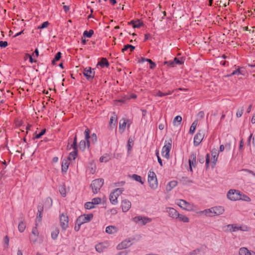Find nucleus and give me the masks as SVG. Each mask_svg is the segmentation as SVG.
<instances>
[{
  "label": "nucleus",
  "instance_id": "34",
  "mask_svg": "<svg viewBox=\"0 0 255 255\" xmlns=\"http://www.w3.org/2000/svg\"><path fill=\"white\" fill-rule=\"evenodd\" d=\"M25 228H26V226H25V224L24 223H23V222H21L20 223H19L18 226V231L20 233L23 232L25 229Z\"/></svg>",
  "mask_w": 255,
  "mask_h": 255
},
{
  "label": "nucleus",
  "instance_id": "49",
  "mask_svg": "<svg viewBox=\"0 0 255 255\" xmlns=\"http://www.w3.org/2000/svg\"><path fill=\"white\" fill-rule=\"evenodd\" d=\"M132 145H133V142L132 141H130V139H128V151L129 152L131 150V148L132 147Z\"/></svg>",
  "mask_w": 255,
  "mask_h": 255
},
{
  "label": "nucleus",
  "instance_id": "58",
  "mask_svg": "<svg viewBox=\"0 0 255 255\" xmlns=\"http://www.w3.org/2000/svg\"><path fill=\"white\" fill-rule=\"evenodd\" d=\"M209 162H210V157H209V154H207V156H206V165L207 168H208V167H209Z\"/></svg>",
  "mask_w": 255,
  "mask_h": 255
},
{
  "label": "nucleus",
  "instance_id": "8",
  "mask_svg": "<svg viewBox=\"0 0 255 255\" xmlns=\"http://www.w3.org/2000/svg\"><path fill=\"white\" fill-rule=\"evenodd\" d=\"M240 194L241 192L239 191L231 189L228 192L227 197L230 200L235 201L240 200Z\"/></svg>",
  "mask_w": 255,
  "mask_h": 255
},
{
  "label": "nucleus",
  "instance_id": "43",
  "mask_svg": "<svg viewBox=\"0 0 255 255\" xmlns=\"http://www.w3.org/2000/svg\"><path fill=\"white\" fill-rule=\"evenodd\" d=\"M92 202L93 205L95 206L96 205L99 204L101 202V199L100 198H94L92 200Z\"/></svg>",
  "mask_w": 255,
  "mask_h": 255
},
{
  "label": "nucleus",
  "instance_id": "12",
  "mask_svg": "<svg viewBox=\"0 0 255 255\" xmlns=\"http://www.w3.org/2000/svg\"><path fill=\"white\" fill-rule=\"evenodd\" d=\"M93 218V215L92 214H84L80 216L77 220L80 224H83L90 222Z\"/></svg>",
  "mask_w": 255,
  "mask_h": 255
},
{
  "label": "nucleus",
  "instance_id": "48",
  "mask_svg": "<svg viewBox=\"0 0 255 255\" xmlns=\"http://www.w3.org/2000/svg\"><path fill=\"white\" fill-rule=\"evenodd\" d=\"M42 210H38L37 213L36 220L38 221H40L42 218Z\"/></svg>",
  "mask_w": 255,
  "mask_h": 255
},
{
  "label": "nucleus",
  "instance_id": "31",
  "mask_svg": "<svg viewBox=\"0 0 255 255\" xmlns=\"http://www.w3.org/2000/svg\"><path fill=\"white\" fill-rule=\"evenodd\" d=\"M87 146L89 147L88 145V142L86 143V141L83 140H81L79 143V148L80 149L84 150L86 149Z\"/></svg>",
  "mask_w": 255,
  "mask_h": 255
},
{
  "label": "nucleus",
  "instance_id": "32",
  "mask_svg": "<svg viewBox=\"0 0 255 255\" xmlns=\"http://www.w3.org/2000/svg\"><path fill=\"white\" fill-rule=\"evenodd\" d=\"M135 47L134 46L127 44L125 45L124 47L122 49V52H124L125 51H127L128 49H129V51H132L134 49Z\"/></svg>",
  "mask_w": 255,
  "mask_h": 255
},
{
  "label": "nucleus",
  "instance_id": "15",
  "mask_svg": "<svg viewBox=\"0 0 255 255\" xmlns=\"http://www.w3.org/2000/svg\"><path fill=\"white\" fill-rule=\"evenodd\" d=\"M205 134L203 131L200 130L194 136V144L195 146H197L200 144L204 138Z\"/></svg>",
  "mask_w": 255,
  "mask_h": 255
},
{
  "label": "nucleus",
  "instance_id": "2",
  "mask_svg": "<svg viewBox=\"0 0 255 255\" xmlns=\"http://www.w3.org/2000/svg\"><path fill=\"white\" fill-rule=\"evenodd\" d=\"M124 191V188H119L115 189L110 193L109 199L112 204L115 205L118 203V197L123 193Z\"/></svg>",
  "mask_w": 255,
  "mask_h": 255
},
{
  "label": "nucleus",
  "instance_id": "51",
  "mask_svg": "<svg viewBox=\"0 0 255 255\" xmlns=\"http://www.w3.org/2000/svg\"><path fill=\"white\" fill-rule=\"evenodd\" d=\"M146 61L149 62V64L151 65L150 67L151 69H152L155 67V64L153 62H152V61L151 59H147L146 60Z\"/></svg>",
  "mask_w": 255,
  "mask_h": 255
},
{
  "label": "nucleus",
  "instance_id": "4",
  "mask_svg": "<svg viewBox=\"0 0 255 255\" xmlns=\"http://www.w3.org/2000/svg\"><path fill=\"white\" fill-rule=\"evenodd\" d=\"M176 203L181 209L187 211H193L194 208V206L193 204L188 202L184 200H177L176 201Z\"/></svg>",
  "mask_w": 255,
  "mask_h": 255
},
{
  "label": "nucleus",
  "instance_id": "26",
  "mask_svg": "<svg viewBox=\"0 0 255 255\" xmlns=\"http://www.w3.org/2000/svg\"><path fill=\"white\" fill-rule=\"evenodd\" d=\"M177 184V182L174 180L168 182L166 186V190L168 191L171 190Z\"/></svg>",
  "mask_w": 255,
  "mask_h": 255
},
{
  "label": "nucleus",
  "instance_id": "41",
  "mask_svg": "<svg viewBox=\"0 0 255 255\" xmlns=\"http://www.w3.org/2000/svg\"><path fill=\"white\" fill-rule=\"evenodd\" d=\"M59 192H60L61 195L63 197H65L66 196V191L65 187L64 186H62L60 187V188H59Z\"/></svg>",
  "mask_w": 255,
  "mask_h": 255
},
{
  "label": "nucleus",
  "instance_id": "18",
  "mask_svg": "<svg viewBox=\"0 0 255 255\" xmlns=\"http://www.w3.org/2000/svg\"><path fill=\"white\" fill-rule=\"evenodd\" d=\"M131 202L127 200L124 199L121 202V208L123 212H128L130 208H131Z\"/></svg>",
  "mask_w": 255,
  "mask_h": 255
},
{
  "label": "nucleus",
  "instance_id": "46",
  "mask_svg": "<svg viewBox=\"0 0 255 255\" xmlns=\"http://www.w3.org/2000/svg\"><path fill=\"white\" fill-rule=\"evenodd\" d=\"M49 24V23L48 21H45L41 24V25L38 27V29H43L46 28Z\"/></svg>",
  "mask_w": 255,
  "mask_h": 255
},
{
  "label": "nucleus",
  "instance_id": "9",
  "mask_svg": "<svg viewBox=\"0 0 255 255\" xmlns=\"http://www.w3.org/2000/svg\"><path fill=\"white\" fill-rule=\"evenodd\" d=\"M228 229L231 232H237L241 230L244 232H248L249 231V228L246 226H239L237 224H230L227 226Z\"/></svg>",
  "mask_w": 255,
  "mask_h": 255
},
{
  "label": "nucleus",
  "instance_id": "22",
  "mask_svg": "<svg viewBox=\"0 0 255 255\" xmlns=\"http://www.w3.org/2000/svg\"><path fill=\"white\" fill-rule=\"evenodd\" d=\"M254 253L246 247H242L239 250V255H254Z\"/></svg>",
  "mask_w": 255,
  "mask_h": 255
},
{
  "label": "nucleus",
  "instance_id": "24",
  "mask_svg": "<svg viewBox=\"0 0 255 255\" xmlns=\"http://www.w3.org/2000/svg\"><path fill=\"white\" fill-rule=\"evenodd\" d=\"M211 155L212 157V163L213 164V166H214V165L216 164V163L217 161L218 157V155H219V154L217 152V149H214L212 150V151H211Z\"/></svg>",
  "mask_w": 255,
  "mask_h": 255
},
{
  "label": "nucleus",
  "instance_id": "25",
  "mask_svg": "<svg viewBox=\"0 0 255 255\" xmlns=\"http://www.w3.org/2000/svg\"><path fill=\"white\" fill-rule=\"evenodd\" d=\"M177 219L179 220V221L185 223H189L190 221L188 217L184 215L180 214L179 213L178 214V216L177 217Z\"/></svg>",
  "mask_w": 255,
  "mask_h": 255
},
{
  "label": "nucleus",
  "instance_id": "36",
  "mask_svg": "<svg viewBox=\"0 0 255 255\" xmlns=\"http://www.w3.org/2000/svg\"><path fill=\"white\" fill-rule=\"evenodd\" d=\"M94 34V31L93 30H90L89 31H85L83 33V36L88 38H90Z\"/></svg>",
  "mask_w": 255,
  "mask_h": 255
},
{
  "label": "nucleus",
  "instance_id": "21",
  "mask_svg": "<svg viewBox=\"0 0 255 255\" xmlns=\"http://www.w3.org/2000/svg\"><path fill=\"white\" fill-rule=\"evenodd\" d=\"M128 120L123 119L120 120L119 123V131L121 133H123L125 131Z\"/></svg>",
  "mask_w": 255,
  "mask_h": 255
},
{
  "label": "nucleus",
  "instance_id": "55",
  "mask_svg": "<svg viewBox=\"0 0 255 255\" xmlns=\"http://www.w3.org/2000/svg\"><path fill=\"white\" fill-rule=\"evenodd\" d=\"M45 132V130L43 129L42 131H40V133L38 134H37L35 136L36 138H39L41 137V136H42Z\"/></svg>",
  "mask_w": 255,
  "mask_h": 255
},
{
  "label": "nucleus",
  "instance_id": "60",
  "mask_svg": "<svg viewBox=\"0 0 255 255\" xmlns=\"http://www.w3.org/2000/svg\"><path fill=\"white\" fill-rule=\"evenodd\" d=\"M174 64H182V62L180 61L178 59H177V58H175L174 60Z\"/></svg>",
  "mask_w": 255,
  "mask_h": 255
},
{
  "label": "nucleus",
  "instance_id": "20",
  "mask_svg": "<svg viewBox=\"0 0 255 255\" xmlns=\"http://www.w3.org/2000/svg\"><path fill=\"white\" fill-rule=\"evenodd\" d=\"M118 231V228L115 226H109L106 228V233L110 235L116 234Z\"/></svg>",
  "mask_w": 255,
  "mask_h": 255
},
{
  "label": "nucleus",
  "instance_id": "5",
  "mask_svg": "<svg viewBox=\"0 0 255 255\" xmlns=\"http://www.w3.org/2000/svg\"><path fill=\"white\" fill-rule=\"evenodd\" d=\"M67 148L69 149H71V148L73 149V151L71 152L69 154V156L66 158L67 159H69L70 161L72 160H74L77 156V136H75L74 139V141L72 144L71 145L68 144L67 145Z\"/></svg>",
  "mask_w": 255,
  "mask_h": 255
},
{
  "label": "nucleus",
  "instance_id": "19",
  "mask_svg": "<svg viewBox=\"0 0 255 255\" xmlns=\"http://www.w3.org/2000/svg\"><path fill=\"white\" fill-rule=\"evenodd\" d=\"M196 156L194 153H192L190 155L189 159V163L190 166V171H192V167H195L196 166Z\"/></svg>",
  "mask_w": 255,
  "mask_h": 255
},
{
  "label": "nucleus",
  "instance_id": "62",
  "mask_svg": "<svg viewBox=\"0 0 255 255\" xmlns=\"http://www.w3.org/2000/svg\"><path fill=\"white\" fill-rule=\"evenodd\" d=\"M63 9H64L65 12H67L69 10V6L67 5H64L63 6Z\"/></svg>",
  "mask_w": 255,
  "mask_h": 255
},
{
  "label": "nucleus",
  "instance_id": "44",
  "mask_svg": "<svg viewBox=\"0 0 255 255\" xmlns=\"http://www.w3.org/2000/svg\"><path fill=\"white\" fill-rule=\"evenodd\" d=\"M186 255H201L199 250H194L187 253Z\"/></svg>",
  "mask_w": 255,
  "mask_h": 255
},
{
  "label": "nucleus",
  "instance_id": "45",
  "mask_svg": "<svg viewBox=\"0 0 255 255\" xmlns=\"http://www.w3.org/2000/svg\"><path fill=\"white\" fill-rule=\"evenodd\" d=\"M89 140H90V142H92L93 143H95L97 140V136L96 134H92V135L90 137V138H89Z\"/></svg>",
  "mask_w": 255,
  "mask_h": 255
},
{
  "label": "nucleus",
  "instance_id": "57",
  "mask_svg": "<svg viewBox=\"0 0 255 255\" xmlns=\"http://www.w3.org/2000/svg\"><path fill=\"white\" fill-rule=\"evenodd\" d=\"M156 155L157 157L158 162H159L160 165L162 166V162L161 159L160 158V157L159 156V152H158V151H157L156 152Z\"/></svg>",
  "mask_w": 255,
  "mask_h": 255
},
{
  "label": "nucleus",
  "instance_id": "33",
  "mask_svg": "<svg viewBox=\"0 0 255 255\" xmlns=\"http://www.w3.org/2000/svg\"><path fill=\"white\" fill-rule=\"evenodd\" d=\"M131 177L133 180H134L137 182H139L141 184H143L144 182L142 181L141 177L140 176H139L137 174H133L132 175Z\"/></svg>",
  "mask_w": 255,
  "mask_h": 255
},
{
  "label": "nucleus",
  "instance_id": "7",
  "mask_svg": "<svg viewBox=\"0 0 255 255\" xmlns=\"http://www.w3.org/2000/svg\"><path fill=\"white\" fill-rule=\"evenodd\" d=\"M103 184L104 180L103 179H96L93 180L91 184L93 192L95 194L98 193Z\"/></svg>",
  "mask_w": 255,
  "mask_h": 255
},
{
  "label": "nucleus",
  "instance_id": "6",
  "mask_svg": "<svg viewBox=\"0 0 255 255\" xmlns=\"http://www.w3.org/2000/svg\"><path fill=\"white\" fill-rule=\"evenodd\" d=\"M133 221L140 226H144L152 222L151 218L142 216H137L132 219Z\"/></svg>",
  "mask_w": 255,
  "mask_h": 255
},
{
  "label": "nucleus",
  "instance_id": "17",
  "mask_svg": "<svg viewBox=\"0 0 255 255\" xmlns=\"http://www.w3.org/2000/svg\"><path fill=\"white\" fill-rule=\"evenodd\" d=\"M83 74L87 79H92L94 77L95 72L91 67H86L84 70Z\"/></svg>",
  "mask_w": 255,
  "mask_h": 255
},
{
  "label": "nucleus",
  "instance_id": "11",
  "mask_svg": "<svg viewBox=\"0 0 255 255\" xmlns=\"http://www.w3.org/2000/svg\"><path fill=\"white\" fill-rule=\"evenodd\" d=\"M171 146H172V145H171V141L168 142L167 143L166 142L165 143L164 145L162 147V151H161L162 155L163 157H164L167 159H168L169 158V157H170L169 152L171 150Z\"/></svg>",
  "mask_w": 255,
  "mask_h": 255
},
{
  "label": "nucleus",
  "instance_id": "3",
  "mask_svg": "<svg viewBox=\"0 0 255 255\" xmlns=\"http://www.w3.org/2000/svg\"><path fill=\"white\" fill-rule=\"evenodd\" d=\"M148 182L150 187L153 190L158 187V182L156 175L153 171H149L148 173Z\"/></svg>",
  "mask_w": 255,
  "mask_h": 255
},
{
  "label": "nucleus",
  "instance_id": "52",
  "mask_svg": "<svg viewBox=\"0 0 255 255\" xmlns=\"http://www.w3.org/2000/svg\"><path fill=\"white\" fill-rule=\"evenodd\" d=\"M153 95L155 96L162 97L164 96L163 93L160 91H157L153 93Z\"/></svg>",
  "mask_w": 255,
  "mask_h": 255
},
{
  "label": "nucleus",
  "instance_id": "37",
  "mask_svg": "<svg viewBox=\"0 0 255 255\" xmlns=\"http://www.w3.org/2000/svg\"><path fill=\"white\" fill-rule=\"evenodd\" d=\"M59 233V230H58L57 229L54 230L51 233V238L53 240L56 239L58 237Z\"/></svg>",
  "mask_w": 255,
  "mask_h": 255
},
{
  "label": "nucleus",
  "instance_id": "50",
  "mask_svg": "<svg viewBox=\"0 0 255 255\" xmlns=\"http://www.w3.org/2000/svg\"><path fill=\"white\" fill-rule=\"evenodd\" d=\"M61 52H58L55 56V57L53 59V60H52V62L54 63L55 61H58L61 57Z\"/></svg>",
  "mask_w": 255,
  "mask_h": 255
},
{
  "label": "nucleus",
  "instance_id": "56",
  "mask_svg": "<svg viewBox=\"0 0 255 255\" xmlns=\"http://www.w3.org/2000/svg\"><path fill=\"white\" fill-rule=\"evenodd\" d=\"M243 113V109L238 110L237 112L236 116L238 118H240L242 116Z\"/></svg>",
  "mask_w": 255,
  "mask_h": 255
},
{
  "label": "nucleus",
  "instance_id": "39",
  "mask_svg": "<svg viewBox=\"0 0 255 255\" xmlns=\"http://www.w3.org/2000/svg\"><path fill=\"white\" fill-rule=\"evenodd\" d=\"M84 133H85V138L87 140V142H88V145L89 146V144H90V140H89V138H90V131H89V129L88 128H87L85 132H84Z\"/></svg>",
  "mask_w": 255,
  "mask_h": 255
},
{
  "label": "nucleus",
  "instance_id": "54",
  "mask_svg": "<svg viewBox=\"0 0 255 255\" xmlns=\"http://www.w3.org/2000/svg\"><path fill=\"white\" fill-rule=\"evenodd\" d=\"M82 224H80L78 222H77V220H76V225H75V226L74 227V229L76 231H78L80 229V227H81V226L82 225Z\"/></svg>",
  "mask_w": 255,
  "mask_h": 255
},
{
  "label": "nucleus",
  "instance_id": "35",
  "mask_svg": "<svg viewBox=\"0 0 255 255\" xmlns=\"http://www.w3.org/2000/svg\"><path fill=\"white\" fill-rule=\"evenodd\" d=\"M117 119L116 116H112L110 118V126L111 128H113L112 125L114 126L117 123Z\"/></svg>",
  "mask_w": 255,
  "mask_h": 255
},
{
  "label": "nucleus",
  "instance_id": "30",
  "mask_svg": "<svg viewBox=\"0 0 255 255\" xmlns=\"http://www.w3.org/2000/svg\"><path fill=\"white\" fill-rule=\"evenodd\" d=\"M110 160V157L109 154H106L100 158L101 162H107Z\"/></svg>",
  "mask_w": 255,
  "mask_h": 255
},
{
  "label": "nucleus",
  "instance_id": "42",
  "mask_svg": "<svg viewBox=\"0 0 255 255\" xmlns=\"http://www.w3.org/2000/svg\"><path fill=\"white\" fill-rule=\"evenodd\" d=\"M131 23L132 24L133 27L134 28H138L142 25V22L140 21L137 20L136 21H131Z\"/></svg>",
  "mask_w": 255,
  "mask_h": 255
},
{
  "label": "nucleus",
  "instance_id": "53",
  "mask_svg": "<svg viewBox=\"0 0 255 255\" xmlns=\"http://www.w3.org/2000/svg\"><path fill=\"white\" fill-rule=\"evenodd\" d=\"M8 45V43L5 41H0V47L1 48H4L6 47Z\"/></svg>",
  "mask_w": 255,
  "mask_h": 255
},
{
  "label": "nucleus",
  "instance_id": "61",
  "mask_svg": "<svg viewBox=\"0 0 255 255\" xmlns=\"http://www.w3.org/2000/svg\"><path fill=\"white\" fill-rule=\"evenodd\" d=\"M32 233L33 234H34L35 236L38 235V233L36 228L33 229L32 230Z\"/></svg>",
  "mask_w": 255,
  "mask_h": 255
},
{
  "label": "nucleus",
  "instance_id": "47",
  "mask_svg": "<svg viewBox=\"0 0 255 255\" xmlns=\"http://www.w3.org/2000/svg\"><path fill=\"white\" fill-rule=\"evenodd\" d=\"M231 75H243V74L242 73L241 69L240 68H239L237 70L234 71Z\"/></svg>",
  "mask_w": 255,
  "mask_h": 255
},
{
  "label": "nucleus",
  "instance_id": "38",
  "mask_svg": "<svg viewBox=\"0 0 255 255\" xmlns=\"http://www.w3.org/2000/svg\"><path fill=\"white\" fill-rule=\"evenodd\" d=\"M240 200H243L246 202H250L251 201V198L249 196L244 194H242L241 193L240 194Z\"/></svg>",
  "mask_w": 255,
  "mask_h": 255
},
{
  "label": "nucleus",
  "instance_id": "64",
  "mask_svg": "<svg viewBox=\"0 0 255 255\" xmlns=\"http://www.w3.org/2000/svg\"><path fill=\"white\" fill-rule=\"evenodd\" d=\"M251 122L253 124L255 123V115L253 116L251 120Z\"/></svg>",
  "mask_w": 255,
  "mask_h": 255
},
{
  "label": "nucleus",
  "instance_id": "29",
  "mask_svg": "<svg viewBox=\"0 0 255 255\" xmlns=\"http://www.w3.org/2000/svg\"><path fill=\"white\" fill-rule=\"evenodd\" d=\"M197 124H198L197 120L194 121L193 122V123L192 124L190 128V130H189V132L191 134H193L195 132Z\"/></svg>",
  "mask_w": 255,
  "mask_h": 255
},
{
  "label": "nucleus",
  "instance_id": "23",
  "mask_svg": "<svg viewBox=\"0 0 255 255\" xmlns=\"http://www.w3.org/2000/svg\"><path fill=\"white\" fill-rule=\"evenodd\" d=\"M70 162L71 161H69V159H67L66 158L63 160L62 163V171L63 172H66L67 171Z\"/></svg>",
  "mask_w": 255,
  "mask_h": 255
},
{
  "label": "nucleus",
  "instance_id": "10",
  "mask_svg": "<svg viewBox=\"0 0 255 255\" xmlns=\"http://www.w3.org/2000/svg\"><path fill=\"white\" fill-rule=\"evenodd\" d=\"M60 224L61 228L63 230H66L69 226V218L65 214H62L60 216Z\"/></svg>",
  "mask_w": 255,
  "mask_h": 255
},
{
  "label": "nucleus",
  "instance_id": "1",
  "mask_svg": "<svg viewBox=\"0 0 255 255\" xmlns=\"http://www.w3.org/2000/svg\"><path fill=\"white\" fill-rule=\"evenodd\" d=\"M224 212L225 209L223 206H217L202 211L200 213L205 215L207 217H212L220 216L223 214Z\"/></svg>",
  "mask_w": 255,
  "mask_h": 255
},
{
  "label": "nucleus",
  "instance_id": "63",
  "mask_svg": "<svg viewBox=\"0 0 255 255\" xmlns=\"http://www.w3.org/2000/svg\"><path fill=\"white\" fill-rule=\"evenodd\" d=\"M246 171L248 172L249 173H250L251 174H252L253 176H254L255 177V173H254L253 171H252V170H246Z\"/></svg>",
  "mask_w": 255,
  "mask_h": 255
},
{
  "label": "nucleus",
  "instance_id": "59",
  "mask_svg": "<svg viewBox=\"0 0 255 255\" xmlns=\"http://www.w3.org/2000/svg\"><path fill=\"white\" fill-rule=\"evenodd\" d=\"M164 64H168V65L170 66H173L174 64V61H165L164 62Z\"/></svg>",
  "mask_w": 255,
  "mask_h": 255
},
{
  "label": "nucleus",
  "instance_id": "16",
  "mask_svg": "<svg viewBox=\"0 0 255 255\" xmlns=\"http://www.w3.org/2000/svg\"><path fill=\"white\" fill-rule=\"evenodd\" d=\"M166 212L168 213L169 216L173 219H177L179 213L178 212L171 207H167L165 209Z\"/></svg>",
  "mask_w": 255,
  "mask_h": 255
},
{
  "label": "nucleus",
  "instance_id": "13",
  "mask_svg": "<svg viewBox=\"0 0 255 255\" xmlns=\"http://www.w3.org/2000/svg\"><path fill=\"white\" fill-rule=\"evenodd\" d=\"M109 246V243L108 241H105L97 244L95 246V249L97 252L101 253L107 249Z\"/></svg>",
  "mask_w": 255,
  "mask_h": 255
},
{
  "label": "nucleus",
  "instance_id": "28",
  "mask_svg": "<svg viewBox=\"0 0 255 255\" xmlns=\"http://www.w3.org/2000/svg\"><path fill=\"white\" fill-rule=\"evenodd\" d=\"M182 117L180 116H176L173 122V124L174 126H178V125H180L181 121H182Z\"/></svg>",
  "mask_w": 255,
  "mask_h": 255
},
{
  "label": "nucleus",
  "instance_id": "14",
  "mask_svg": "<svg viewBox=\"0 0 255 255\" xmlns=\"http://www.w3.org/2000/svg\"><path fill=\"white\" fill-rule=\"evenodd\" d=\"M132 244L131 240L130 239H126L118 244L117 248L120 250L125 249L130 247Z\"/></svg>",
  "mask_w": 255,
  "mask_h": 255
},
{
  "label": "nucleus",
  "instance_id": "40",
  "mask_svg": "<svg viewBox=\"0 0 255 255\" xmlns=\"http://www.w3.org/2000/svg\"><path fill=\"white\" fill-rule=\"evenodd\" d=\"M85 208L87 209H91L95 208L92 202H88L85 204Z\"/></svg>",
  "mask_w": 255,
  "mask_h": 255
},
{
  "label": "nucleus",
  "instance_id": "27",
  "mask_svg": "<svg viewBox=\"0 0 255 255\" xmlns=\"http://www.w3.org/2000/svg\"><path fill=\"white\" fill-rule=\"evenodd\" d=\"M109 65L108 60L105 58H103L98 63V65H100L101 67H108Z\"/></svg>",
  "mask_w": 255,
  "mask_h": 255
}]
</instances>
